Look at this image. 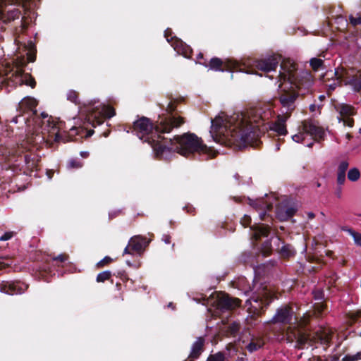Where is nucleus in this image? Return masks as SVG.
Wrapping results in <instances>:
<instances>
[{"label": "nucleus", "mask_w": 361, "mask_h": 361, "mask_svg": "<svg viewBox=\"0 0 361 361\" xmlns=\"http://www.w3.org/2000/svg\"><path fill=\"white\" fill-rule=\"evenodd\" d=\"M173 41L174 42L173 44H172V46L178 53L182 54L186 58L191 57L192 49L190 46L186 44L184 42L178 37H175Z\"/></svg>", "instance_id": "nucleus-24"}, {"label": "nucleus", "mask_w": 361, "mask_h": 361, "mask_svg": "<svg viewBox=\"0 0 361 361\" xmlns=\"http://www.w3.org/2000/svg\"><path fill=\"white\" fill-rule=\"evenodd\" d=\"M342 230L349 233V234L353 236L355 244L359 246H361V233H359L355 231L353 229L346 226L343 227Z\"/></svg>", "instance_id": "nucleus-33"}, {"label": "nucleus", "mask_w": 361, "mask_h": 361, "mask_svg": "<svg viewBox=\"0 0 361 361\" xmlns=\"http://www.w3.org/2000/svg\"><path fill=\"white\" fill-rule=\"evenodd\" d=\"M337 110L341 116L340 121H342L344 126L353 127L354 126L353 116L356 114L355 109L350 104H343Z\"/></svg>", "instance_id": "nucleus-18"}, {"label": "nucleus", "mask_w": 361, "mask_h": 361, "mask_svg": "<svg viewBox=\"0 0 361 361\" xmlns=\"http://www.w3.org/2000/svg\"><path fill=\"white\" fill-rule=\"evenodd\" d=\"M360 178V172L357 168H353L348 171V178L352 182L358 180Z\"/></svg>", "instance_id": "nucleus-37"}, {"label": "nucleus", "mask_w": 361, "mask_h": 361, "mask_svg": "<svg viewBox=\"0 0 361 361\" xmlns=\"http://www.w3.org/2000/svg\"><path fill=\"white\" fill-rule=\"evenodd\" d=\"M252 109H250V110H252ZM255 110H261V114H262V116L264 118V124H262L260 125V129L262 130V132L264 131V126H265V121L267 119V118H265V115H263V114H265V111H263L262 112V110L261 109H254ZM247 111H250V109H248ZM266 130L268 129V128H265Z\"/></svg>", "instance_id": "nucleus-61"}, {"label": "nucleus", "mask_w": 361, "mask_h": 361, "mask_svg": "<svg viewBox=\"0 0 361 361\" xmlns=\"http://www.w3.org/2000/svg\"><path fill=\"white\" fill-rule=\"evenodd\" d=\"M252 296L246 300V305H250L248 310L250 313L256 316H259L265 312V310L274 300L273 292L268 289L266 286L260 284L257 288V283H254L252 288L250 286L249 289L245 291V294L247 295L249 292L253 291Z\"/></svg>", "instance_id": "nucleus-6"}, {"label": "nucleus", "mask_w": 361, "mask_h": 361, "mask_svg": "<svg viewBox=\"0 0 361 361\" xmlns=\"http://www.w3.org/2000/svg\"><path fill=\"white\" fill-rule=\"evenodd\" d=\"M116 114V111L114 108L110 106H105L103 109V116L99 117H94L91 122L92 126L93 127H96L97 126H99L104 122L105 118H111Z\"/></svg>", "instance_id": "nucleus-28"}, {"label": "nucleus", "mask_w": 361, "mask_h": 361, "mask_svg": "<svg viewBox=\"0 0 361 361\" xmlns=\"http://www.w3.org/2000/svg\"><path fill=\"white\" fill-rule=\"evenodd\" d=\"M37 157L27 150L23 145L18 146L9 152L6 157L8 166L6 169H11L13 171H32L37 166Z\"/></svg>", "instance_id": "nucleus-5"}, {"label": "nucleus", "mask_w": 361, "mask_h": 361, "mask_svg": "<svg viewBox=\"0 0 361 361\" xmlns=\"http://www.w3.org/2000/svg\"><path fill=\"white\" fill-rule=\"evenodd\" d=\"M216 309L221 312L232 311L240 306L241 300L237 298H233L228 293H221L218 295Z\"/></svg>", "instance_id": "nucleus-15"}, {"label": "nucleus", "mask_w": 361, "mask_h": 361, "mask_svg": "<svg viewBox=\"0 0 361 361\" xmlns=\"http://www.w3.org/2000/svg\"><path fill=\"white\" fill-rule=\"evenodd\" d=\"M29 285L21 281H3L0 283V291L3 293L14 295L24 293Z\"/></svg>", "instance_id": "nucleus-14"}, {"label": "nucleus", "mask_w": 361, "mask_h": 361, "mask_svg": "<svg viewBox=\"0 0 361 361\" xmlns=\"http://www.w3.org/2000/svg\"><path fill=\"white\" fill-rule=\"evenodd\" d=\"M251 221V217L249 215L245 214L240 219V224L244 228H246L250 225Z\"/></svg>", "instance_id": "nucleus-48"}, {"label": "nucleus", "mask_w": 361, "mask_h": 361, "mask_svg": "<svg viewBox=\"0 0 361 361\" xmlns=\"http://www.w3.org/2000/svg\"><path fill=\"white\" fill-rule=\"evenodd\" d=\"M204 337H198L192 344L191 352L185 361H194V360L197 359L204 350Z\"/></svg>", "instance_id": "nucleus-22"}, {"label": "nucleus", "mask_w": 361, "mask_h": 361, "mask_svg": "<svg viewBox=\"0 0 361 361\" xmlns=\"http://www.w3.org/2000/svg\"><path fill=\"white\" fill-rule=\"evenodd\" d=\"M150 238H147L141 235H134L130 238L128 245L123 250V255H133L134 252L141 255L145 250L146 247L149 245L152 240L154 234L149 233Z\"/></svg>", "instance_id": "nucleus-11"}, {"label": "nucleus", "mask_w": 361, "mask_h": 361, "mask_svg": "<svg viewBox=\"0 0 361 361\" xmlns=\"http://www.w3.org/2000/svg\"><path fill=\"white\" fill-rule=\"evenodd\" d=\"M249 204L256 210H262L259 213V218L262 221H265L267 216H269L267 212L271 211L273 208V204L271 202H267L264 198L251 200L249 199Z\"/></svg>", "instance_id": "nucleus-20"}, {"label": "nucleus", "mask_w": 361, "mask_h": 361, "mask_svg": "<svg viewBox=\"0 0 361 361\" xmlns=\"http://www.w3.org/2000/svg\"><path fill=\"white\" fill-rule=\"evenodd\" d=\"M321 244L322 243H320L319 242V240L317 239V246L319 245H321ZM318 249H319V247H317V270L319 268H322V266H324V264H326V262L324 261L323 253L322 252V251L318 250Z\"/></svg>", "instance_id": "nucleus-43"}, {"label": "nucleus", "mask_w": 361, "mask_h": 361, "mask_svg": "<svg viewBox=\"0 0 361 361\" xmlns=\"http://www.w3.org/2000/svg\"><path fill=\"white\" fill-rule=\"evenodd\" d=\"M261 252L264 257H267L271 255L272 252V248L271 242L270 240H267L262 243Z\"/></svg>", "instance_id": "nucleus-38"}, {"label": "nucleus", "mask_w": 361, "mask_h": 361, "mask_svg": "<svg viewBox=\"0 0 361 361\" xmlns=\"http://www.w3.org/2000/svg\"><path fill=\"white\" fill-rule=\"evenodd\" d=\"M317 319L319 317H323L329 312L326 300L324 297V293L322 290L317 288Z\"/></svg>", "instance_id": "nucleus-25"}, {"label": "nucleus", "mask_w": 361, "mask_h": 361, "mask_svg": "<svg viewBox=\"0 0 361 361\" xmlns=\"http://www.w3.org/2000/svg\"><path fill=\"white\" fill-rule=\"evenodd\" d=\"M30 49L27 53V60L28 62H34L36 60V49L35 45L30 42Z\"/></svg>", "instance_id": "nucleus-40"}, {"label": "nucleus", "mask_w": 361, "mask_h": 361, "mask_svg": "<svg viewBox=\"0 0 361 361\" xmlns=\"http://www.w3.org/2000/svg\"><path fill=\"white\" fill-rule=\"evenodd\" d=\"M51 117L48 118V126L51 128L49 130V136L52 137L56 142H78L82 138H87L92 135L94 133L93 130H87L82 127H72L68 132H64V134L59 133V127L54 121H50Z\"/></svg>", "instance_id": "nucleus-7"}, {"label": "nucleus", "mask_w": 361, "mask_h": 361, "mask_svg": "<svg viewBox=\"0 0 361 361\" xmlns=\"http://www.w3.org/2000/svg\"><path fill=\"white\" fill-rule=\"evenodd\" d=\"M322 57L325 58L323 53L317 55V73L321 72L319 80L322 84H325L336 77V72L330 68L331 61L329 59H322Z\"/></svg>", "instance_id": "nucleus-13"}, {"label": "nucleus", "mask_w": 361, "mask_h": 361, "mask_svg": "<svg viewBox=\"0 0 361 361\" xmlns=\"http://www.w3.org/2000/svg\"><path fill=\"white\" fill-rule=\"evenodd\" d=\"M345 322L349 326H352L358 322L361 323V310L347 312L345 314Z\"/></svg>", "instance_id": "nucleus-29"}, {"label": "nucleus", "mask_w": 361, "mask_h": 361, "mask_svg": "<svg viewBox=\"0 0 361 361\" xmlns=\"http://www.w3.org/2000/svg\"><path fill=\"white\" fill-rule=\"evenodd\" d=\"M324 85H326V87H328L327 93L329 95H330L331 92H333L336 87V82L334 80H333V82L331 83H329V84L325 83Z\"/></svg>", "instance_id": "nucleus-56"}, {"label": "nucleus", "mask_w": 361, "mask_h": 361, "mask_svg": "<svg viewBox=\"0 0 361 361\" xmlns=\"http://www.w3.org/2000/svg\"><path fill=\"white\" fill-rule=\"evenodd\" d=\"M353 85L355 90L357 92L361 90V78H355L353 81Z\"/></svg>", "instance_id": "nucleus-57"}, {"label": "nucleus", "mask_w": 361, "mask_h": 361, "mask_svg": "<svg viewBox=\"0 0 361 361\" xmlns=\"http://www.w3.org/2000/svg\"><path fill=\"white\" fill-rule=\"evenodd\" d=\"M324 253H325V255L329 257V258L334 259V252L329 250H324Z\"/></svg>", "instance_id": "nucleus-64"}, {"label": "nucleus", "mask_w": 361, "mask_h": 361, "mask_svg": "<svg viewBox=\"0 0 361 361\" xmlns=\"http://www.w3.org/2000/svg\"><path fill=\"white\" fill-rule=\"evenodd\" d=\"M14 235V232L8 231L0 237V241H6L10 240Z\"/></svg>", "instance_id": "nucleus-55"}, {"label": "nucleus", "mask_w": 361, "mask_h": 361, "mask_svg": "<svg viewBox=\"0 0 361 361\" xmlns=\"http://www.w3.org/2000/svg\"><path fill=\"white\" fill-rule=\"evenodd\" d=\"M37 105V102L36 99L31 97H27L23 99L19 103V109L22 111V113L25 112H32V114H37L36 107Z\"/></svg>", "instance_id": "nucleus-27"}, {"label": "nucleus", "mask_w": 361, "mask_h": 361, "mask_svg": "<svg viewBox=\"0 0 361 361\" xmlns=\"http://www.w3.org/2000/svg\"><path fill=\"white\" fill-rule=\"evenodd\" d=\"M12 260L8 256L0 257V271L11 267L12 265Z\"/></svg>", "instance_id": "nucleus-42"}, {"label": "nucleus", "mask_w": 361, "mask_h": 361, "mask_svg": "<svg viewBox=\"0 0 361 361\" xmlns=\"http://www.w3.org/2000/svg\"><path fill=\"white\" fill-rule=\"evenodd\" d=\"M197 59L198 60L199 63L204 65L205 67L208 66L207 61V60L204 59V55L202 53H200L197 55Z\"/></svg>", "instance_id": "nucleus-59"}, {"label": "nucleus", "mask_w": 361, "mask_h": 361, "mask_svg": "<svg viewBox=\"0 0 361 361\" xmlns=\"http://www.w3.org/2000/svg\"><path fill=\"white\" fill-rule=\"evenodd\" d=\"M293 311L290 306H285L277 310L272 319L274 323L290 324L293 320Z\"/></svg>", "instance_id": "nucleus-19"}, {"label": "nucleus", "mask_w": 361, "mask_h": 361, "mask_svg": "<svg viewBox=\"0 0 361 361\" xmlns=\"http://www.w3.org/2000/svg\"><path fill=\"white\" fill-rule=\"evenodd\" d=\"M275 240L278 242L276 250L283 258H289L295 255V251L291 245L281 242L279 237H276Z\"/></svg>", "instance_id": "nucleus-23"}, {"label": "nucleus", "mask_w": 361, "mask_h": 361, "mask_svg": "<svg viewBox=\"0 0 361 361\" xmlns=\"http://www.w3.org/2000/svg\"><path fill=\"white\" fill-rule=\"evenodd\" d=\"M279 82L276 99L279 100L282 113L291 115L296 108V101L300 94L310 91L314 83L313 76L309 71L298 72L297 64L290 59L281 63V71L277 75Z\"/></svg>", "instance_id": "nucleus-2"}, {"label": "nucleus", "mask_w": 361, "mask_h": 361, "mask_svg": "<svg viewBox=\"0 0 361 361\" xmlns=\"http://www.w3.org/2000/svg\"><path fill=\"white\" fill-rule=\"evenodd\" d=\"M290 116L291 115L283 113L278 115L276 121L269 125V129L271 131L276 132L279 135H286L288 131L286 129V122Z\"/></svg>", "instance_id": "nucleus-21"}, {"label": "nucleus", "mask_w": 361, "mask_h": 361, "mask_svg": "<svg viewBox=\"0 0 361 361\" xmlns=\"http://www.w3.org/2000/svg\"><path fill=\"white\" fill-rule=\"evenodd\" d=\"M67 99L75 105H80L79 93L73 90H70L67 92Z\"/></svg>", "instance_id": "nucleus-35"}, {"label": "nucleus", "mask_w": 361, "mask_h": 361, "mask_svg": "<svg viewBox=\"0 0 361 361\" xmlns=\"http://www.w3.org/2000/svg\"><path fill=\"white\" fill-rule=\"evenodd\" d=\"M121 214V210L114 211L109 213V220H112L113 219L117 217Z\"/></svg>", "instance_id": "nucleus-60"}, {"label": "nucleus", "mask_w": 361, "mask_h": 361, "mask_svg": "<svg viewBox=\"0 0 361 361\" xmlns=\"http://www.w3.org/2000/svg\"><path fill=\"white\" fill-rule=\"evenodd\" d=\"M22 82L27 86L31 87L32 88H35L36 86L35 79L28 73H24L21 75Z\"/></svg>", "instance_id": "nucleus-34"}, {"label": "nucleus", "mask_w": 361, "mask_h": 361, "mask_svg": "<svg viewBox=\"0 0 361 361\" xmlns=\"http://www.w3.org/2000/svg\"><path fill=\"white\" fill-rule=\"evenodd\" d=\"M207 63L212 70L216 71H233L234 70L243 71L241 64L238 62L227 61L224 63L221 59L217 57L212 58Z\"/></svg>", "instance_id": "nucleus-16"}, {"label": "nucleus", "mask_w": 361, "mask_h": 361, "mask_svg": "<svg viewBox=\"0 0 361 361\" xmlns=\"http://www.w3.org/2000/svg\"><path fill=\"white\" fill-rule=\"evenodd\" d=\"M251 230L253 231V238L255 240H259L261 238L267 237L269 235L271 228L269 225L258 224L251 226Z\"/></svg>", "instance_id": "nucleus-26"}, {"label": "nucleus", "mask_w": 361, "mask_h": 361, "mask_svg": "<svg viewBox=\"0 0 361 361\" xmlns=\"http://www.w3.org/2000/svg\"><path fill=\"white\" fill-rule=\"evenodd\" d=\"M281 56L279 54H272L260 59H256L252 61L248 60L247 62L241 64L243 71L246 73H254L252 68L250 66H255L258 70H260L266 73V76L270 79L273 76L269 75L268 73L271 71H275L281 61Z\"/></svg>", "instance_id": "nucleus-8"}, {"label": "nucleus", "mask_w": 361, "mask_h": 361, "mask_svg": "<svg viewBox=\"0 0 361 361\" xmlns=\"http://www.w3.org/2000/svg\"><path fill=\"white\" fill-rule=\"evenodd\" d=\"M174 142L172 139L165 138L162 147H157V157L162 158L164 154L171 152H177L184 157H188L197 153L202 156V159L207 160L214 157L216 153L211 148L202 143V141L193 133H186L182 136H175Z\"/></svg>", "instance_id": "nucleus-4"}, {"label": "nucleus", "mask_w": 361, "mask_h": 361, "mask_svg": "<svg viewBox=\"0 0 361 361\" xmlns=\"http://www.w3.org/2000/svg\"><path fill=\"white\" fill-rule=\"evenodd\" d=\"M264 345V342L261 338H252L251 341L246 345L245 348L250 352L253 353L262 348Z\"/></svg>", "instance_id": "nucleus-30"}, {"label": "nucleus", "mask_w": 361, "mask_h": 361, "mask_svg": "<svg viewBox=\"0 0 361 361\" xmlns=\"http://www.w3.org/2000/svg\"><path fill=\"white\" fill-rule=\"evenodd\" d=\"M183 209L189 214L190 215H195V208L192 205V204H186L184 207H183Z\"/></svg>", "instance_id": "nucleus-54"}, {"label": "nucleus", "mask_w": 361, "mask_h": 361, "mask_svg": "<svg viewBox=\"0 0 361 361\" xmlns=\"http://www.w3.org/2000/svg\"><path fill=\"white\" fill-rule=\"evenodd\" d=\"M345 181V173L337 171V183L340 185H343Z\"/></svg>", "instance_id": "nucleus-53"}, {"label": "nucleus", "mask_w": 361, "mask_h": 361, "mask_svg": "<svg viewBox=\"0 0 361 361\" xmlns=\"http://www.w3.org/2000/svg\"><path fill=\"white\" fill-rule=\"evenodd\" d=\"M184 100L183 97L171 99L166 109L168 115L159 116L154 123L145 116L140 117L133 122V131L140 140L150 145L156 155L157 147H162L166 138L161 134L169 133L185 123L183 117L173 114L177 105Z\"/></svg>", "instance_id": "nucleus-3"}, {"label": "nucleus", "mask_w": 361, "mask_h": 361, "mask_svg": "<svg viewBox=\"0 0 361 361\" xmlns=\"http://www.w3.org/2000/svg\"><path fill=\"white\" fill-rule=\"evenodd\" d=\"M359 360H361V352L353 355H347L342 359V361H357Z\"/></svg>", "instance_id": "nucleus-46"}, {"label": "nucleus", "mask_w": 361, "mask_h": 361, "mask_svg": "<svg viewBox=\"0 0 361 361\" xmlns=\"http://www.w3.org/2000/svg\"><path fill=\"white\" fill-rule=\"evenodd\" d=\"M111 272L110 271H102L97 276L96 281L98 283H104V281L110 279L111 277Z\"/></svg>", "instance_id": "nucleus-41"}, {"label": "nucleus", "mask_w": 361, "mask_h": 361, "mask_svg": "<svg viewBox=\"0 0 361 361\" xmlns=\"http://www.w3.org/2000/svg\"><path fill=\"white\" fill-rule=\"evenodd\" d=\"M68 259V255L67 254H61L57 257L53 258L54 261H59L60 262H64L67 261Z\"/></svg>", "instance_id": "nucleus-58"}, {"label": "nucleus", "mask_w": 361, "mask_h": 361, "mask_svg": "<svg viewBox=\"0 0 361 361\" xmlns=\"http://www.w3.org/2000/svg\"><path fill=\"white\" fill-rule=\"evenodd\" d=\"M350 23L353 25L356 26L361 25V16H353L352 15L349 17Z\"/></svg>", "instance_id": "nucleus-51"}, {"label": "nucleus", "mask_w": 361, "mask_h": 361, "mask_svg": "<svg viewBox=\"0 0 361 361\" xmlns=\"http://www.w3.org/2000/svg\"><path fill=\"white\" fill-rule=\"evenodd\" d=\"M225 355L222 352H219L214 355H210L207 361H224Z\"/></svg>", "instance_id": "nucleus-44"}, {"label": "nucleus", "mask_w": 361, "mask_h": 361, "mask_svg": "<svg viewBox=\"0 0 361 361\" xmlns=\"http://www.w3.org/2000/svg\"><path fill=\"white\" fill-rule=\"evenodd\" d=\"M162 240L165 243L169 244L171 243V236L169 235H164L162 237Z\"/></svg>", "instance_id": "nucleus-63"}, {"label": "nucleus", "mask_w": 361, "mask_h": 361, "mask_svg": "<svg viewBox=\"0 0 361 361\" xmlns=\"http://www.w3.org/2000/svg\"><path fill=\"white\" fill-rule=\"evenodd\" d=\"M296 209L294 207H289L286 208H279L277 214L281 220H286L294 216Z\"/></svg>", "instance_id": "nucleus-31"}, {"label": "nucleus", "mask_w": 361, "mask_h": 361, "mask_svg": "<svg viewBox=\"0 0 361 361\" xmlns=\"http://www.w3.org/2000/svg\"><path fill=\"white\" fill-rule=\"evenodd\" d=\"M68 166L71 169H78L82 166V164L76 159H71L68 161Z\"/></svg>", "instance_id": "nucleus-52"}, {"label": "nucleus", "mask_w": 361, "mask_h": 361, "mask_svg": "<svg viewBox=\"0 0 361 361\" xmlns=\"http://www.w3.org/2000/svg\"><path fill=\"white\" fill-rule=\"evenodd\" d=\"M310 66L314 71H316V57H313L310 61Z\"/></svg>", "instance_id": "nucleus-62"}, {"label": "nucleus", "mask_w": 361, "mask_h": 361, "mask_svg": "<svg viewBox=\"0 0 361 361\" xmlns=\"http://www.w3.org/2000/svg\"><path fill=\"white\" fill-rule=\"evenodd\" d=\"M334 351H336V348L334 349ZM341 355V354L334 353V352H332V353L329 355H317V361H338Z\"/></svg>", "instance_id": "nucleus-32"}, {"label": "nucleus", "mask_w": 361, "mask_h": 361, "mask_svg": "<svg viewBox=\"0 0 361 361\" xmlns=\"http://www.w3.org/2000/svg\"><path fill=\"white\" fill-rule=\"evenodd\" d=\"M311 319V315L306 312L303 317L300 318L298 324V329L294 333V337L296 340V346L298 348L302 349L312 346L315 343V338L314 336L308 332L307 326L309 324Z\"/></svg>", "instance_id": "nucleus-10"}, {"label": "nucleus", "mask_w": 361, "mask_h": 361, "mask_svg": "<svg viewBox=\"0 0 361 361\" xmlns=\"http://www.w3.org/2000/svg\"><path fill=\"white\" fill-rule=\"evenodd\" d=\"M334 331L329 327L322 325H317V345L322 346L325 351L330 346Z\"/></svg>", "instance_id": "nucleus-17"}, {"label": "nucleus", "mask_w": 361, "mask_h": 361, "mask_svg": "<svg viewBox=\"0 0 361 361\" xmlns=\"http://www.w3.org/2000/svg\"><path fill=\"white\" fill-rule=\"evenodd\" d=\"M324 11L327 16L328 19L342 18L339 14L335 13V7L332 5H327L324 6Z\"/></svg>", "instance_id": "nucleus-36"}, {"label": "nucleus", "mask_w": 361, "mask_h": 361, "mask_svg": "<svg viewBox=\"0 0 361 361\" xmlns=\"http://www.w3.org/2000/svg\"><path fill=\"white\" fill-rule=\"evenodd\" d=\"M17 0H0V20L5 23L19 18L20 11L14 7Z\"/></svg>", "instance_id": "nucleus-12"}, {"label": "nucleus", "mask_w": 361, "mask_h": 361, "mask_svg": "<svg viewBox=\"0 0 361 361\" xmlns=\"http://www.w3.org/2000/svg\"><path fill=\"white\" fill-rule=\"evenodd\" d=\"M112 262H113L112 258H111L109 256H106L102 260H100L99 262H97V268H102L104 266L109 264Z\"/></svg>", "instance_id": "nucleus-47"}, {"label": "nucleus", "mask_w": 361, "mask_h": 361, "mask_svg": "<svg viewBox=\"0 0 361 361\" xmlns=\"http://www.w3.org/2000/svg\"><path fill=\"white\" fill-rule=\"evenodd\" d=\"M326 136L325 130L322 127L317 126V144H320L322 141H324Z\"/></svg>", "instance_id": "nucleus-45"}, {"label": "nucleus", "mask_w": 361, "mask_h": 361, "mask_svg": "<svg viewBox=\"0 0 361 361\" xmlns=\"http://www.w3.org/2000/svg\"><path fill=\"white\" fill-rule=\"evenodd\" d=\"M296 142H300L308 147H312L316 142V119L314 116L302 122L300 132L292 136Z\"/></svg>", "instance_id": "nucleus-9"}, {"label": "nucleus", "mask_w": 361, "mask_h": 361, "mask_svg": "<svg viewBox=\"0 0 361 361\" xmlns=\"http://www.w3.org/2000/svg\"><path fill=\"white\" fill-rule=\"evenodd\" d=\"M172 34H173V32H172L171 29H170V28H167L164 31V37H166V40L169 42H171V44H173V42H174L173 39L175 37H176V36L173 37Z\"/></svg>", "instance_id": "nucleus-49"}, {"label": "nucleus", "mask_w": 361, "mask_h": 361, "mask_svg": "<svg viewBox=\"0 0 361 361\" xmlns=\"http://www.w3.org/2000/svg\"><path fill=\"white\" fill-rule=\"evenodd\" d=\"M261 123L264 124L261 110L252 109L227 118L216 117L212 120L210 133L215 142L241 149L248 145H258Z\"/></svg>", "instance_id": "nucleus-1"}, {"label": "nucleus", "mask_w": 361, "mask_h": 361, "mask_svg": "<svg viewBox=\"0 0 361 361\" xmlns=\"http://www.w3.org/2000/svg\"><path fill=\"white\" fill-rule=\"evenodd\" d=\"M348 166H349V164L347 161H342L338 166L337 171L342 172V173H346Z\"/></svg>", "instance_id": "nucleus-50"}, {"label": "nucleus", "mask_w": 361, "mask_h": 361, "mask_svg": "<svg viewBox=\"0 0 361 361\" xmlns=\"http://www.w3.org/2000/svg\"><path fill=\"white\" fill-rule=\"evenodd\" d=\"M240 329V324L234 322L228 325V326L227 328V332L231 336H235L238 334V333L239 332Z\"/></svg>", "instance_id": "nucleus-39"}]
</instances>
